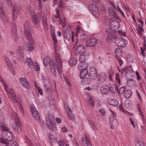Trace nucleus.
<instances>
[{
	"label": "nucleus",
	"mask_w": 146,
	"mask_h": 146,
	"mask_svg": "<svg viewBox=\"0 0 146 146\" xmlns=\"http://www.w3.org/2000/svg\"><path fill=\"white\" fill-rule=\"evenodd\" d=\"M87 74H80V78H82L81 83L84 85H88L91 82L90 77H85Z\"/></svg>",
	"instance_id": "obj_9"
},
{
	"label": "nucleus",
	"mask_w": 146,
	"mask_h": 146,
	"mask_svg": "<svg viewBox=\"0 0 146 146\" xmlns=\"http://www.w3.org/2000/svg\"><path fill=\"white\" fill-rule=\"evenodd\" d=\"M28 21L26 20L24 21L23 25L25 29L24 33L28 40L30 42L32 40V36L31 34V30Z\"/></svg>",
	"instance_id": "obj_2"
},
{
	"label": "nucleus",
	"mask_w": 146,
	"mask_h": 146,
	"mask_svg": "<svg viewBox=\"0 0 146 146\" xmlns=\"http://www.w3.org/2000/svg\"><path fill=\"white\" fill-rule=\"evenodd\" d=\"M136 94L139 99L140 100H141L142 99V98L141 97L140 94L139 93V92L138 91V90L136 91Z\"/></svg>",
	"instance_id": "obj_58"
},
{
	"label": "nucleus",
	"mask_w": 146,
	"mask_h": 146,
	"mask_svg": "<svg viewBox=\"0 0 146 146\" xmlns=\"http://www.w3.org/2000/svg\"><path fill=\"white\" fill-rule=\"evenodd\" d=\"M6 0L7 2L8 6L10 7V8H13V19L14 20H15L16 19L18 16L20 14L21 8L19 5L18 3L15 4L13 9V4L11 1V0Z\"/></svg>",
	"instance_id": "obj_1"
},
{
	"label": "nucleus",
	"mask_w": 146,
	"mask_h": 146,
	"mask_svg": "<svg viewBox=\"0 0 146 146\" xmlns=\"http://www.w3.org/2000/svg\"><path fill=\"white\" fill-rule=\"evenodd\" d=\"M7 92L9 94L10 93L11 95L14 93V90L12 88H10L9 91H7Z\"/></svg>",
	"instance_id": "obj_60"
},
{
	"label": "nucleus",
	"mask_w": 146,
	"mask_h": 146,
	"mask_svg": "<svg viewBox=\"0 0 146 146\" xmlns=\"http://www.w3.org/2000/svg\"><path fill=\"white\" fill-rule=\"evenodd\" d=\"M115 53L117 57H119L121 55V49L119 48H117L115 50Z\"/></svg>",
	"instance_id": "obj_36"
},
{
	"label": "nucleus",
	"mask_w": 146,
	"mask_h": 146,
	"mask_svg": "<svg viewBox=\"0 0 146 146\" xmlns=\"http://www.w3.org/2000/svg\"><path fill=\"white\" fill-rule=\"evenodd\" d=\"M52 39L54 42V48L55 50L57 48V40H56V36L55 34H52L51 35Z\"/></svg>",
	"instance_id": "obj_39"
},
{
	"label": "nucleus",
	"mask_w": 146,
	"mask_h": 146,
	"mask_svg": "<svg viewBox=\"0 0 146 146\" xmlns=\"http://www.w3.org/2000/svg\"><path fill=\"white\" fill-rule=\"evenodd\" d=\"M125 88L124 86H122L119 89V91L117 90V92L119 94H122L123 93L124 94L125 91Z\"/></svg>",
	"instance_id": "obj_46"
},
{
	"label": "nucleus",
	"mask_w": 146,
	"mask_h": 146,
	"mask_svg": "<svg viewBox=\"0 0 146 146\" xmlns=\"http://www.w3.org/2000/svg\"><path fill=\"white\" fill-rule=\"evenodd\" d=\"M64 3L62 2V1L61 0H60L59 1V3L58 4L59 7L60 8H63L64 7Z\"/></svg>",
	"instance_id": "obj_57"
},
{
	"label": "nucleus",
	"mask_w": 146,
	"mask_h": 146,
	"mask_svg": "<svg viewBox=\"0 0 146 146\" xmlns=\"http://www.w3.org/2000/svg\"><path fill=\"white\" fill-rule=\"evenodd\" d=\"M94 100L92 98L90 97L89 99V103L92 107H93L94 106Z\"/></svg>",
	"instance_id": "obj_48"
},
{
	"label": "nucleus",
	"mask_w": 146,
	"mask_h": 146,
	"mask_svg": "<svg viewBox=\"0 0 146 146\" xmlns=\"http://www.w3.org/2000/svg\"><path fill=\"white\" fill-rule=\"evenodd\" d=\"M85 47L82 45H79L77 46L75 49V53L76 54H78L80 53L83 52L84 51Z\"/></svg>",
	"instance_id": "obj_28"
},
{
	"label": "nucleus",
	"mask_w": 146,
	"mask_h": 146,
	"mask_svg": "<svg viewBox=\"0 0 146 146\" xmlns=\"http://www.w3.org/2000/svg\"><path fill=\"white\" fill-rule=\"evenodd\" d=\"M119 108L121 111L123 112L124 111V110H123V108L122 104H120L119 105Z\"/></svg>",
	"instance_id": "obj_64"
},
{
	"label": "nucleus",
	"mask_w": 146,
	"mask_h": 146,
	"mask_svg": "<svg viewBox=\"0 0 146 146\" xmlns=\"http://www.w3.org/2000/svg\"><path fill=\"white\" fill-rule=\"evenodd\" d=\"M106 32L107 35L106 40L108 42H111L116 38V36L113 31L110 29H107Z\"/></svg>",
	"instance_id": "obj_4"
},
{
	"label": "nucleus",
	"mask_w": 146,
	"mask_h": 146,
	"mask_svg": "<svg viewBox=\"0 0 146 146\" xmlns=\"http://www.w3.org/2000/svg\"><path fill=\"white\" fill-rule=\"evenodd\" d=\"M120 74V76L119 75V74H116L115 75V80L116 82H118L119 84H120L121 77L123 75L124 76L123 74Z\"/></svg>",
	"instance_id": "obj_41"
},
{
	"label": "nucleus",
	"mask_w": 146,
	"mask_h": 146,
	"mask_svg": "<svg viewBox=\"0 0 146 146\" xmlns=\"http://www.w3.org/2000/svg\"><path fill=\"white\" fill-rule=\"evenodd\" d=\"M124 105L125 108L127 109H131L132 107V103L130 101L126 100L124 101Z\"/></svg>",
	"instance_id": "obj_30"
},
{
	"label": "nucleus",
	"mask_w": 146,
	"mask_h": 146,
	"mask_svg": "<svg viewBox=\"0 0 146 146\" xmlns=\"http://www.w3.org/2000/svg\"><path fill=\"white\" fill-rule=\"evenodd\" d=\"M84 31V30L81 27L78 26H77L76 28V31L75 32V36H76L82 33Z\"/></svg>",
	"instance_id": "obj_38"
},
{
	"label": "nucleus",
	"mask_w": 146,
	"mask_h": 146,
	"mask_svg": "<svg viewBox=\"0 0 146 146\" xmlns=\"http://www.w3.org/2000/svg\"><path fill=\"white\" fill-rule=\"evenodd\" d=\"M99 111L101 113L102 116H104L106 114V112L104 108L100 109Z\"/></svg>",
	"instance_id": "obj_55"
},
{
	"label": "nucleus",
	"mask_w": 146,
	"mask_h": 146,
	"mask_svg": "<svg viewBox=\"0 0 146 146\" xmlns=\"http://www.w3.org/2000/svg\"><path fill=\"white\" fill-rule=\"evenodd\" d=\"M9 130V128L5 124L2 122H0V130L3 131V132H4V131H7Z\"/></svg>",
	"instance_id": "obj_34"
},
{
	"label": "nucleus",
	"mask_w": 146,
	"mask_h": 146,
	"mask_svg": "<svg viewBox=\"0 0 146 146\" xmlns=\"http://www.w3.org/2000/svg\"><path fill=\"white\" fill-rule=\"evenodd\" d=\"M89 72L90 73H97V71L95 68L91 67L89 70Z\"/></svg>",
	"instance_id": "obj_47"
},
{
	"label": "nucleus",
	"mask_w": 146,
	"mask_h": 146,
	"mask_svg": "<svg viewBox=\"0 0 146 146\" xmlns=\"http://www.w3.org/2000/svg\"><path fill=\"white\" fill-rule=\"evenodd\" d=\"M68 112L69 111L70 112H71V110L70 108H68ZM67 115H68V118H69L70 119L72 120H74V117L73 115H72L71 114L69 113H68V112L67 113Z\"/></svg>",
	"instance_id": "obj_44"
},
{
	"label": "nucleus",
	"mask_w": 146,
	"mask_h": 146,
	"mask_svg": "<svg viewBox=\"0 0 146 146\" xmlns=\"http://www.w3.org/2000/svg\"><path fill=\"white\" fill-rule=\"evenodd\" d=\"M25 48L27 50L29 51H33L34 49V46L31 44L29 43H25Z\"/></svg>",
	"instance_id": "obj_31"
},
{
	"label": "nucleus",
	"mask_w": 146,
	"mask_h": 146,
	"mask_svg": "<svg viewBox=\"0 0 146 146\" xmlns=\"http://www.w3.org/2000/svg\"><path fill=\"white\" fill-rule=\"evenodd\" d=\"M108 102L109 104L112 106H117L118 105V101L114 98L109 99Z\"/></svg>",
	"instance_id": "obj_29"
},
{
	"label": "nucleus",
	"mask_w": 146,
	"mask_h": 146,
	"mask_svg": "<svg viewBox=\"0 0 146 146\" xmlns=\"http://www.w3.org/2000/svg\"><path fill=\"white\" fill-rule=\"evenodd\" d=\"M42 20L43 25L46 28H47L48 25L47 23V17H44Z\"/></svg>",
	"instance_id": "obj_42"
},
{
	"label": "nucleus",
	"mask_w": 146,
	"mask_h": 146,
	"mask_svg": "<svg viewBox=\"0 0 146 146\" xmlns=\"http://www.w3.org/2000/svg\"><path fill=\"white\" fill-rule=\"evenodd\" d=\"M116 44L118 47H124L127 44V40L121 38H117L115 40Z\"/></svg>",
	"instance_id": "obj_7"
},
{
	"label": "nucleus",
	"mask_w": 146,
	"mask_h": 146,
	"mask_svg": "<svg viewBox=\"0 0 146 146\" xmlns=\"http://www.w3.org/2000/svg\"><path fill=\"white\" fill-rule=\"evenodd\" d=\"M88 76L90 77L91 79H95L97 77V74H88Z\"/></svg>",
	"instance_id": "obj_45"
},
{
	"label": "nucleus",
	"mask_w": 146,
	"mask_h": 146,
	"mask_svg": "<svg viewBox=\"0 0 146 146\" xmlns=\"http://www.w3.org/2000/svg\"><path fill=\"white\" fill-rule=\"evenodd\" d=\"M74 33L73 31L71 32L69 31L65 33L64 35V40L65 41V39H66V40L68 41L72 38V41L74 42Z\"/></svg>",
	"instance_id": "obj_17"
},
{
	"label": "nucleus",
	"mask_w": 146,
	"mask_h": 146,
	"mask_svg": "<svg viewBox=\"0 0 146 146\" xmlns=\"http://www.w3.org/2000/svg\"><path fill=\"white\" fill-rule=\"evenodd\" d=\"M33 65V66L32 68H33L36 71H38L39 70L40 66L37 62H34V63Z\"/></svg>",
	"instance_id": "obj_40"
},
{
	"label": "nucleus",
	"mask_w": 146,
	"mask_h": 146,
	"mask_svg": "<svg viewBox=\"0 0 146 146\" xmlns=\"http://www.w3.org/2000/svg\"><path fill=\"white\" fill-rule=\"evenodd\" d=\"M82 142L83 144H85L87 146H92L89 136L87 134H84V137L82 139Z\"/></svg>",
	"instance_id": "obj_14"
},
{
	"label": "nucleus",
	"mask_w": 146,
	"mask_h": 146,
	"mask_svg": "<svg viewBox=\"0 0 146 146\" xmlns=\"http://www.w3.org/2000/svg\"><path fill=\"white\" fill-rule=\"evenodd\" d=\"M46 123L48 128L50 130H52L55 128V123H53L49 118H46Z\"/></svg>",
	"instance_id": "obj_18"
},
{
	"label": "nucleus",
	"mask_w": 146,
	"mask_h": 146,
	"mask_svg": "<svg viewBox=\"0 0 146 146\" xmlns=\"http://www.w3.org/2000/svg\"><path fill=\"white\" fill-rule=\"evenodd\" d=\"M26 63H27L28 66L30 68H32L33 66V65L34 63L33 62L32 59L30 58H28L26 59Z\"/></svg>",
	"instance_id": "obj_37"
},
{
	"label": "nucleus",
	"mask_w": 146,
	"mask_h": 146,
	"mask_svg": "<svg viewBox=\"0 0 146 146\" xmlns=\"http://www.w3.org/2000/svg\"><path fill=\"white\" fill-rule=\"evenodd\" d=\"M17 121L14 122L12 125V127L13 129L18 133H19V128H20V124L19 121H18V118L17 117Z\"/></svg>",
	"instance_id": "obj_20"
},
{
	"label": "nucleus",
	"mask_w": 146,
	"mask_h": 146,
	"mask_svg": "<svg viewBox=\"0 0 146 146\" xmlns=\"http://www.w3.org/2000/svg\"><path fill=\"white\" fill-rule=\"evenodd\" d=\"M97 43V40L95 38H92L88 40L86 45L88 46H92L96 45Z\"/></svg>",
	"instance_id": "obj_24"
},
{
	"label": "nucleus",
	"mask_w": 146,
	"mask_h": 146,
	"mask_svg": "<svg viewBox=\"0 0 146 146\" xmlns=\"http://www.w3.org/2000/svg\"><path fill=\"white\" fill-rule=\"evenodd\" d=\"M89 57V52L87 51H84L80 56L79 61L80 63H83L88 59Z\"/></svg>",
	"instance_id": "obj_12"
},
{
	"label": "nucleus",
	"mask_w": 146,
	"mask_h": 146,
	"mask_svg": "<svg viewBox=\"0 0 146 146\" xmlns=\"http://www.w3.org/2000/svg\"><path fill=\"white\" fill-rule=\"evenodd\" d=\"M28 9L31 15H34V14L35 13L34 11L33 10V9L29 5L28 6Z\"/></svg>",
	"instance_id": "obj_51"
},
{
	"label": "nucleus",
	"mask_w": 146,
	"mask_h": 146,
	"mask_svg": "<svg viewBox=\"0 0 146 146\" xmlns=\"http://www.w3.org/2000/svg\"><path fill=\"white\" fill-rule=\"evenodd\" d=\"M11 32L13 38L15 42H16L18 41V37L15 23L12 22L11 26Z\"/></svg>",
	"instance_id": "obj_5"
},
{
	"label": "nucleus",
	"mask_w": 146,
	"mask_h": 146,
	"mask_svg": "<svg viewBox=\"0 0 146 146\" xmlns=\"http://www.w3.org/2000/svg\"><path fill=\"white\" fill-rule=\"evenodd\" d=\"M39 14L38 13L33 16L32 18V20L33 25L35 26H37L40 25V20L39 19Z\"/></svg>",
	"instance_id": "obj_16"
},
{
	"label": "nucleus",
	"mask_w": 146,
	"mask_h": 146,
	"mask_svg": "<svg viewBox=\"0 0 146 146\" xmlns=\"http://www.w3.org/2000/svg\"><path fill=\"white\" fill-rule=\"evenodd\" d=\"M110 29L112 31H115L118 29L120 24L119 22L116 20H113L110 22L109 24Z\"/></svg>",
	"instance_id": "obj_11"
},
{
	"label": "nucleus",
	"mask_w": 146,
	"mask_h": 146,
	"mask_svg": "<svg viewBox=\"0 0 146 146\" xmlns=\"http://www.w3.org/2000/svg\"><path fill=\"white\" fill-rule=\"evenodd\" d=\"M6 133L4 135V137L5 138L9 141H10L12 140L13 138V135L12 133L9 131V128L7 131H5Z\"/></svg>",
	"instance_id": "obj_19"
},
{
	"label": "nucleus",
	"mask_w": 146,
	"mask_h": 146,
	"mask_svg": "<svg viewBox=\"0 0 146 146\" xmlns=\"http://www.w3.org/2000/svg\"><path fill=\"white\" fill-rule=\"evenodd\" d=\"M118 32V33L121 36H125L126 35L125 33V32H122V31H119Z\"/></svg>",
	"instance_id": "obj_61"
},
{
	"label": "nucleus",
	"mask_w": 146,
	"mask_h": 146,
	"mask_svg": "<svg viewBox=\"0 0 146 146\" xmlns=\"http://www.w3.org/2000/svg\"><path fill=\"white\" fill-rule=\"evenodd\" d=\"M20 81L21 84L25 87L30 89L31 86L29 83L27 81L26 79L24 78H20Z\"/></svg>",
	"instance_id": "obj_21"
},
{
	"label": "nucleus",
	"mask_w": 146,
	"mask_h": 146,
	"mask_svg": "<svg viewBox=\"0 0 146 146\" xmlns=\"http://www.w3.org/2000/svg\"><path fill=\"white\" fill-rule=\"evenodd\" d=\"M87 37L86 35L85 34H82L80 36V38L82 40H84Z\"/></svg>",
	"instance_id": "obj_62"
},
{
	"label": "nucleus",
	"mask_w": 146,
	"mask_h": 146,
	"mask_svg": "<svg viewBox=\"0 0 146 146\" xmlns=\"http://www.w3.org/2000/svg\"><path fill=\"white\" fill-rule=\"evenodd\" d=\"M108 86L106 85H103L100 88V91L101 93L104 94H107L109 92Z\"/></svg>",
	"instance_id": "obj_23"
},
{
	"label": "nucleus",
	"mask_w": 146,
	"mask_h": 146,
	"mask_svg": "<svg viewBox=\"0 0 146 146\" xmlns=\"http://www.w3.org/2000/svg\"><path fill=\"white\" fill-rule=\"evenodd\" d=\"M4 60L5 64L9 69H12L13 66L11 61L8 57L6 56H4Z\"/></svg>",
	"instance_id": "obj_25"
},
{
	"label": "nucleus",
	"mask_w": 146,
	"mask_h": 146,
	"mask_svg": "<svg viewBox=\"0 0 146 146\" xmlns=\"http://www.w3.org/2000/svg\"><path fill=\"white\" fill-rule=\"evenodd\" d=\"M136 82L134 80L131 79L127 80V86L130 88H134L136 86Z\"/></svg>",
	"instance_id": "obj_26"
},
{
	"label": "nucleus",
	"mask_w": 146,
	"mask_h": 146,
	"mask_svg": "<svg viewBox=\"0 0 146 146\" xmlns=\"http://www.w3.org/2000/svg\"><path fill=\"white\" fill-rule=\"evenodd\" d=\"M132 67L131 66L126 67L122 70V73H133Z\"/></svg>",
	"instance_id": "obj_32"
},
{
	"label": "nucleus",
	"mask_w": 146,
	"mask_h": 146,
	"mask_svg": "<svg viewBox=\"0 0 146 146\" xmlns=\"http://www.w3.org/2000/svg\"><path fill=\"white\" fill-rule=\"evenodd\" d=\"M89 9L92 14L96 17L99 16V13L98 7L94 4H92L89 5Z\"/></svg>",
	"instance_id": "obj_6"
},
{
	"label": "nucleus",
	"mask_w": 146,
	"mask_h": 146,
	"mask_svg": "<svg viewBox=\"0 0 146 146\" xmlns=\"http://www.w3.org/2000/svg\"><path fill=\"white\" fill-rule=\"evenodd\" d=\"M108 11L109 15L111 19H116L118 18V15L113 8L111 7L108 8Z\"/></svg>",
	"instance_id": "obj_15"
},
{
	"label": "nucleus",
	"mask_w": 146,
	"mask_h": 146,
	"mask_svg": "<svg viewBox=\"0 0 146 146\" xmlns=\"http://www.w3.org/2000/svg\"><path fill=\"white\" fill-rule=\"evenodd\" d=\"M23 48L22 46H19L17 49V53L20 54V53H22L23 52Z\"/></svg>",
	"instance_id": "obj_52"
},
{
	"label": "nucleus",
	"mask_w": 146,
	"mask_h": 146,
	"mask_svg": "<svg viewBox=\"0 0 146 146\" xmlns=\"http://www.w3.org/2000/svg\"><path fill=\"white\" fill-rule=\"evenodd\" d=\"M11 96L13 100V101L14 102H18V101L17 100L15 93L12 94Z\"/></svg>",
	"instance_id": "obj_54"
},
{
	"label": "nucleus",
	"mask_w": 146,
	"mask_h": 146,
	"mask_svg": "<svg viewBox=\"0 0 146 146\" xmlns=\"http://www.w3.org/2000/svg\"><path fill=\"white\" fill-rule=\"evenodd\" d=\"M3 5L0 3V17L2 20H5V19L6 20L7 18L3 11Z\"/></svg>",
	"instance_id": "obj_27"
},
{
	"label": "nucleus",
	"mask_w": 146,
	"mask_h": 146,
	"mask_svg": "<svg viewBox=\"0 0 146 146\" xmlns=\"http://www.w3.org/2000/svg\"><path fill=\"white\" fill-rule=\"evenodd\" d=\"M38 92L41 95H43V93L42 92V90L41 88L39 87H38Z\"/></svg>",
	"instance_id": "obj_59"
},
{
	"label": "nucleus",
	"mask_w": 146,
	"mask_h": 146,
	"mask_svg": "<svg viewBox=\"0 0 146 146\" xmlns=\"http://www.w3.org/2000/svg\"><path fill=\"white\" fill-rule=\"evenodd\" d=\"M77 59L76 58H71L68 61V63L70 66L75 65L77 63Z\"/></svg>",
	"instance_id": "obj_35"
},
{
	"label": "nucleus",
	"mask_w": 146,
	"mask_h": 146,
	"mask_svg": "<svg viewBox=\"0 0 146 146\" xmlns=\"http://www.w3.org/2000/svg\"><path fill=\"white\" fill-rule=\"evenodd\" d=\"M125 76L127 80L132 79V77H131V74H125Z\"/></svg>",
	"instance_id": "obj_53"
},
{
	"label": "nucleus",
	"mask_w": 146,
	"mask_h": 146,
	"mask_svg": "<svg viewBox=\"0 0 146 146\" xmlns=\"http://www.w3.org/2000/svg\"><path fill=\"white\" fill-rule=\"evenodd\" d=\"M89 123L92 129L95 131H96V128L93 122L91 121H90L89 122Z\"/></svg>",
	"instance_id": "obj_49"
},
{
	"label": "nucleus",
	"mask_w": 146,
	"mask_h": 146,
	"mask_svg": "<svg viewBox=\"0 0 146 146\" xmlns=\"http://www.w3.org/2000/svg\"><path fill=\"white\" fill-rule=\"evenodd\" d=\"M132 93L131 91L130 90H125L124 92L123 95L124 97L127 98H130L131 96Z\"/></svg>",
	"instance_id": "obj_33"
},
{
	"label": "nucleus",
	"mask_w": 146,
	"mask_h": 146,
	"mask_svg": "<svg viewBox=\"0 0 146 146\" xmlns=\"http://www.w3.org/2000/svg\"><path fill=\"white\" fill-rule=\"evenodd\" d=\"M115 9L117 11H119L121 14L122 15L123 17L125 16V15L123 13V12L120 9L119 7V6L118 5H117V7L116 8V9Z\"/></svg>",
	"instance_id": "obj_50"
},
{
	"label": "nucleus",
	"mask_w": 146,
	"mask_h": 146,
	"mask_svg": "<svg viewBox=\"0 0 146 146\" xmlns=\"http://www.w3.org/2000/svg\"><path fill=\"white\" fill-rule=\"evenodd\" d=\"M58 145L59 146H64V143L62 141L60 140L58 141Z\"/></svg>",
	"instance_id": "obj_63"
},
{
	"label": "nucleus",
	"mask_w": 146,
	"mask_h": 146,
	"mask_svg": "<svg viewBox=\"0 0 146 146\" xmlns=\"http://www.w3.org/2000/svg\"><path fill=\"white\" fill-rule=\"evenodd\" d=\"M43 63L44 66L46 67L48 66V63L49 64L51 72L52 73L55 72V66L51 58L49 56L46 57L44 59Z\"/></svg>",
	"instance_id": "obj_3"
},
{
	"label": "nucleus",
	"mask_w": 146,
	"mask_h": 146,
	"mask_svg": "<svg viewBox=\"0 0 146 146\" xmlns=\"http://www.w3.org/2000/svg\"><path fill=\"white\" fill-rule=\"evenodd\" d=\"M88 66V64L86 62L84 63H80L78 66V70L81 71L80 73H88V70L86 68Z\"/></svg>",
	"instance_id": "obj_13"
},
{
	"label": "nucleus",
	"mask_w": 146,
	"mask_h": 146,
	"mask_svg": "<svg viewBox=\"0 0 146 146\" xmlns=\"http://www.w3.org/2000/svg\"><path fill=\"white\" fill-rule=\"evenodd\" d=\"M55 65L58 73H61L62 70V62L60 58L58 56L55 59Z\"/></svg>",
	"instance_id": "obj_8"
},
{
	"label": "nucleus",
	"mask_w": 146,
	"mask_h": 146,
	"mask_svg": "<svg viewBox=\"0 0 146 146\" xmlns=\"http://www.w3.org/2000/svg\"><path fill=\"white\" fill-rule=\"evenodd\" d=\"M30 110L32 115L36 120H39L40 118L39 113L33 105L30 106Z\"/></svg>",
	"instance_id": "obj_10"
},
{
	"label": "nucleus",
	"mask_w": 146,
	"mask_h": 146,
	"mask_svg": "<svg viewBox=\"0 0 146 146\" xmlns=\"http://www.w3.org/2000/svg\"><path fill=\"white\" fill-rule=\"evenodd\" d=\"M138 109L140 113L141 114V119L142 120V121H143V122H144V121H145V119H144L143 115L142 112H141V110L139 108V107H138Z\"/></svg>",
	"instance_id": "obj_56"
},
{
	"label": "nucleus",
	"mask_w": 146,
	"mask_h": 146,
	"mask_svg": "<svg viewBox=\"0 0 146 146\" xmlns=\"http://www.w3.org/2000/svg\"><path fill=\"white\" fill-rule=\"evenodd\" d=\"M109 91L110 90L111 93H114L117 92L118 88L116 85L113 84H110L108 86Z\"/></svg>",
	"instance_id": "obj_22"
},
{
	"label": "nucleus",
	"mask_w": 146,
	"mask_h": 146,
	"mask_svg": "<svg viewBox=\"0 0 146 146\" xmlns=\"http://www.w3.org/2000/svg\"><path fill=\"white\" fill-rule=\"evenodd\" d=\"M63 77L68 86L69 87H71V84L69 80V77L68 76H65L64 75H63Z\"/></svg>",
	"instance_id": "obj_43"
}]
</instances>
